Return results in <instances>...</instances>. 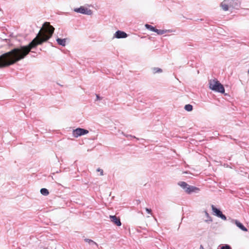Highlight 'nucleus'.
<instances>
[{"label": "nucleus", "mask_w": 249, "mask_h": 249, "mask_svg": "<svg viewBox=\"0 0 249 249\" xmlns=\"http://www.w3.org/2000/svg\"><path fill=\"white\" fill-rule=\"evenodd\" d=\"M54 28L45 22L36 36L27 45L16 47L0 55V69L8 67L24 58L32 49L47 42L52 36Z\"/></svg>", "instance_id": "nucleus-1"}, {"label": "nucleus", "mask_w": 249, "mask_h": 249, "mask_svg": "<svg viewBox=\"0 0 249 249\" xmlns=\"http://www.w3.org/2000/svg\"><path fill=\"white\" fill-rule=\"evenodd\" d=\"M240 5V0H224L220 4L222 9L227 11L229 7L237 9Z\"/></svg>", "instance_id": "nucleus-2"}, {"label": "nucleus", "mask_w": 249, "mask_h": 249, "mask_svg": "<svg viewBox=\"0 0 249 249\" xmlns=\"http://www.w3.org/2000/svg\"><path fill=\"white\" fill-rule=\"evenodd\" d=\"M209 88L211 89L215 92L224 93L225 88L217 79L211 80L209 81Z\"/></svg>", "instance_id": "nucleus-3"}, {"label": "nucleus", "mask_w": 249, "mask_h": 249, "mask_svg": "<svg viewBox=\"0 0 249 249\" xmlns=\"http://www.w3.org/2000/svg\"><path fill=\"white\" fill-rule=\"evenodd\" d=\"M74 11L87 15H91L92 14V12L91 10L84 6H80L79 8H75L74 9Z\"/></svg>", "instance_id": "nucleus-4"}, {"label": "nucleus", "mask_w": 249, "mask_h": 249, "mask_svg": "<svg viewBox=\"0 0 249 249\" xmlns=\"http://www.w3.org/2000/svg\"><path fill=\"white\" fill-rule=\"evenodd\" d=\"M89 131L81 128H78L73 130L72 134L75 137H78L82 135L87 134Z\"/></svg>", "instance_id": "nucleus-5"}, {"label": "nucleus", "mask_w": 249, "mask_h": 249, "mask_svg": "<svg viewBox=\"0 0 249 249\" xmlns=\"http://www.w3.org/2000/svg\"><path fill=\"white\" fill-rule=\"evenodd\" d=\"M212 209L213 212L215 213V215L217 216L220 217L222 219L224 220H226V217L225 215H224L222 213L216 208H215L213 205L212 206Z\"/></svg>", "instance_id": "nucleus-6"}, {"label": "nucleus", "mask_w": 249, "mask_h": 249, "mask_svg": "<svg viewBox=\"0 0 249 249\" xmlns=\"http://www.w3.org/2000/svg\"><path fill=\"white\" fill-rule=\"evenodd\" d=\"M127 36V34L122 31L118 30L115 32L114 35V37L117 38H124Z\"/></svg>", "instance_id": "nucleus-7"}, {"label": "nucleus", "mask_w": 249, "mask_h": 249, "mask_svg": "<svg viewBox=\"0 0 249 249\" xmlns=\"http://www.w3.org/2000/svg\"><path fill=\"white\" fill-rule=\"evenodd\" d=\"M111 221L115 225L118 226H120L121 225V222L120 219L119 217H117L115 215L112 216L110 215L109 216Z\"/></svg>", "instance_id": "nucleus-8"}, {"label": "nucleus", "mask_w": 249, "mask_h": 249, "mask_svg": "<svg viewBox=\"0 0 249 249\" xmlns=\"http://www.w3.org/2000/svg\"><path fill=\"white\" fill-rule=\"evenodd\" d=\"M197 190H199L198 188H197L196 187L190 186L188 185V186L187 189H186L185 192L187 194H190L192 192H194L196 191H197Z\"/></svg>", "instance_id": "nucleus-9"}, {"label": "nucleus", "mask_w": 249, "mask_h": 249, "mask_svg": "<svg viewBox=\"0 0 249 249\" xmlns=\"http://www.w3.org/2000/svg\"><path fill=\"white\" fill-rule=\"evenodd\" d=\"M236 225L241 230H242L243 231H247V229L240 222L238 221H236L235 222Z\"/></svg>", "instance_id": "nucleus-10"}, {"label": "nucleus", "mask_w": 249, "mask_h": 249, "mask_svg": "<svg viewBox=\"0 0 249 249\" xmlns=\"http://www.w3.org/2000/svg\"><path fill=\"white\" fill-rule=\"evenodd\" d=\"M56 41L59 45L65 46L66 45V39L65 38H57L56 39Z\"/></svg>", "instance_id": "nucleus-11"}, {"label": "nucleus", "mask_w": 249, "mask_h": 249, "mask_svg": "<svg viewBox=\"0 0 249 249\" xmlns=\"http://www.w3.org/2000/svg\"><path fill=\"white\" fill-rule=\"evenodd\" d=\"M145 27L147 29L150 30V31L154 32H157V29L155 27H154L151 25H149L148 24H145Z\"/></svg>", "instance_id": "nucleus-12"}, {"label": "nucleus", "mask_w": 249, "mask_h": 249, "mask_svg": "<svg viewBox=\"0 0 249 249\" xmlns=\"http://www.w3.org/2000/svg\"><path fill=\"white\" fill-rule=\"evenodd\" d=\"M178 184L180 186H181L183 189H185V190H186V189H187V188L188 186V184L184 181H180L178 183Z\"/></svg>", "instance_id": "nucleus-13"}, {"label": "nucleus", "mask_w": 249, "mask_h": 249, "mask_svg": "<svg viewBox=\"0 0 249 249\" xmlns=\"http://www.w3.org/2000/svg\"><path fill=\"white\" fill-rule=\"evenodd\" d=\"M152 71L153 73L154 74L157 73H161L162 71V70L160 68H157V67H154L152 68Z\"/></svg>", "instance_id": "nucleus-14"}, {"label": "nucleus", "mask_w": 249, "mask_h": 249, "mask_svg": "<svg viewBox=\"0 0 249 249\" xmlns=\"http://www.w3.org/2000/svg\"><path fill=\"white\" fill-rule=\"evenodd\" d=\"M167 32H170L169 30H159L157 29V32H155V33H157V34L159 35H163Z\"/></svg>", "instance_id": "nucleus-15"}, {"label": "nucleus", "mask_w": 249, "mask_h": 249, "mask_svg": "<svg viewBox=\"0 0 249 249\" xmlns=\"http://www.w3.org/2000/svg\"><path fill=\"white\" fill-rule=\"evenodd\" d=\"M184 109L187 111H191L193 109V107L192 105L187 104L185 106Z\"/></svg>", "instance_id": "nucleus-16"}, {"label": "nucleus", "mask_w": 249, "mask_h": 249, "mask_svg": "<svg viewBox=\"0 0 249 249\" xmlns=\"http://www.w3.org/2000/svg\"><path fill=\"white\" fill-rule=\"evenodd\" d=\"M40 193L44 196H47L49 195V192L48 190L46 188H42L40 190Z\"/></svg>", "instance_id": "nucleus-17"}, {"label": "nucleus", "mask_w": 249, "mask_h": 249, "mask_svg": "<svg viewBox=\"0 0 249 249\" xmlns=\"http://www.w3.org/2000/svg\"><path fill=\"white\" fill-rule=\"evenodd\" d=\"M221 249H231V247L229 245H225L224 246H222Z\"/></svg>", "instance_id": "nucleus-18"}, {"label": "nucleus", "mask_w": 249, "mask_h": 249, "mask_svg": "<svg viewBox=\"0 0 249 249\" xmlns=\"http://www.w3.org/2000/svg\"><path fill=\"white\" fill-rule=\"evenodd\" d=\"M145 210L149 214H150L151 215H152V210L150 209H148V208H145Z\"/></svg>", "instance_id": "nucleus-19"}, {"label": "nucleus", "mask_w": 249, "mask_h": 249, "mask_svg": "<svg viewBox=\"0 0 249 249\" xmlns=\"http://www.w3.org/2000/svg\"><path fill=\"white\" fill-rule=\"evenodd\" d=\"M85 241L89 243H95L93 241H92V240L91 239H85Z\"/></svg>", "instance_id": "nucleus-20"}, {"label": "nucleus", "mask_w": 249, "mask_h": 249, "mask_svg": "<svg viewBox=\"0 0 249 249\" xmlns=\"http://www.w3.org/2000/svg\"><path fill=\"white\" fill-rule=\"evenodd\" d=\"M97 172H99V173H100V175L101 176H103V170L101 169H100V168H98L97 170Z\"/></svg>", "instance_id": "nucleus-21"}, {"label": "nucleus", "mask_w": 249, "mask_h": 249, "mask_svg": "<svg viewBox=\"0 0 249 249\" xmlns=\"http://www.w3.org/2000/svg\"><path fill=\"white\" fill-rule=\"evenodd\" d=\"M96 101H98V100H100L102 99V97H101L99 94H96Z\"/></svg>", "instance_id": "nucleus-22"}, {"label": "nucleus", "mask_w": 249, "mask_h": 249, "mask_svg": "<svg viewBox=\"0 0 249 249\" xmlns=\"http://www.w3.org/2000/svg\"><path fill=\"white\" fill-rule=\"evenodd\" d=\"M200 249H205L204 248V247L202 245H200Z\"/></svg>", "instance_id": "nucleus-23"}]
</instances>
